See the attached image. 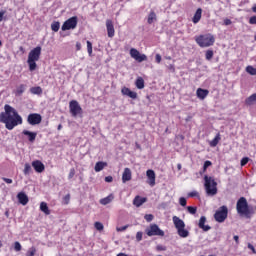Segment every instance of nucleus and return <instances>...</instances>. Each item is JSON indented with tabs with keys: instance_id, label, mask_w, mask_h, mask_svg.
I'll list each match as a JSON object with an SVG mask.
<instances>
[{
	"instance_id": "c9c22d12",
	"label": "nucleus",
	"mask_w": 256,
	"mask_h": 256,
	"mask_svg": "<svg viewBox=\"0 0 256 256\" xmlns=\"http://www.w3.org/2000/svg\"><path fill=\"white\" fill-rule=\"evenodd\" d=\"M32 169H31V164L30 163H26L24 165V175H29L31 173Z\"/></svg>"
},
{
	"instance_id": "2f4dec72",
	"label": "nucleus",
	"mask_w": 256,
	"mask_h": 256,
	"mask_svg": "<svg viewBox=\"0 0 256 256\" xmlns=\"http://www.w3.org/2000/svg\"><path fill=\"white\" fill-rule=\"evenodd\" d=\"M36 254L37 248H35V246L30 247L26 252V256H35Z\"/></svg>"
},
{
	"instance_id": "c03bdc74",
	"label": "nucleus",
	"mask_w": 256,
	"mask_h": 256,
	"mask_svg": "<svg viewBox=\"0 0 256 256\" xmlns=\"http://www.w3.org/2000/svg\"><path fill=\"white\" fill-rule=\"evenodd\" d=\"M128 228H129V225L122 226V227H117L116 231H118V233H121L123 231H127Z\"/></svg>"
},
{
	"instance_id": "bb28decb",
	"label": "nucleus",
	"mask_w": 256,
	"mask_h": 256,
	"mask_svg": "<svg viewBox=\"0 0 256 256\" xmlns=\"http://www.w3.org/2000/svg\"><path fill=\"white\" fill-rule=\"evenodd\" d=\"M256 103V93L252 94L245 100V104L251 107V105H255Z\"/></svg>"
},
{
	"instance_id": "e2e57ef3",
	"label": "nucleus",
	"mask_w": 256,
	"mask_h": 256,
	"mask_svg": "<svg viewBox=\"0 0 256 256\" xmlns=\"http://www.w3.org/2000/svg\"><path fill=\"white\" fill-rule=\"evenodd\" d=\"M234 241H235L237 244H239V236L235 235V236H234Z\"/></svg>"
},
{
	"instance_id": "a19ab883",
	"label": "nucleus",
	"mask_w": 256,
	"mask_h": 256,
	"mask_svg": "<svg viewBox=\"0 0 256 256\" xmlns=\"http://www.w3.org/2000/svg\"><path fill=\"white\" fill-rule=\"evenodd\" d=\"M206 59L207 61H211L213 59V50L206 51Z\"/></svg>"
},
{
	"instance_id": "f03ea898",
	"label": "nucleus",
	"mask_w": 256,
	"mask_h": 256,
	"mask_svg": "<svg viewBox=\"0 0 256 256\" xmlns=\"http://www.w3.org/2000/svg\"><path fill=\"white\" fill-rule=\"evenodd\" d=\"M41 58V46L32 49L28 54V66L30 71L37 69V61Z\"/></svg>"
},
{
	"instance_id": "09e8293b",
	"label": "nucleus",
	"mask_w": 256,
	"mask_h": 256,
	"mask_svg": "<svg viewBox=\"0 0 256 256\" xmlns=\"http://www.w3.org/2000/svg\"><path fill=\"white\" fill-rule=\"evenodd\" d=\"M188 197H199V192L198 191H192L188 193Z\"/></svg>"
},
{
	"instance_id": "1a4fd4ad",
	"label": "nucleus",
	"mask_w": 256,
	"mask_h": 256,
	"mask_svg": "<svg viewBox=\"0 0 256 256\" xmlns=\"http://www.w3.org/2000/svg\"><path fill=\"white\" fill-rule=\"evenodd\" d=\"M69 109L72 117H77V115H83V108L79 105L76 100H71L69 102Z\"/></svg>"
},
{
	"instance_id": "393cba45",
	"label": "nucleus",
	"mask_w": 256,
	"mask_h": 256,
	"mask_svg": "<svg viewBox=\"0 0 256 256\" xmlns=\"http://www.w3.org/2000/svg\"><path fill=\"white\" fill-rule=\"evenodd\" d=\"M115 199V196L113 194L108 195L105 198L100 199V204L101 205H109Z\"/></svg>"
},
{
	"instance_id": "c85d7f7f",
	"label": "nucleus",
	"mask_w": 256,
	"mask_h": 256,
	"mask_svg": "<svg viewBox=\"0 0 256 256\" xmlns=\"http://www.w3.org/2000/svg\"><path fill=\"white\" fill-rule=\"evenodd\" d=\"M135 85L137 89H145V80L142 77L136 79Z\"/></svg>"
},
{
	"instance_id": "0e129e2a",
	"label": "nucleus",
	"mask_w": 256,
	"mask_h": 256,
	"mask_svg": "<svg viewBox=\"0 0 256 256\" xmlns=\"http://www.w3.org/2000/svg\"><path fill=\"white\" fill-rule=\"evenodd\" d=\"M76 47H77L78 51L81 50V43H77Z\"/></svg>"
},
{
	"instance_id": "864d4df0",
	"label": "nucleus",
	"mask_w": 256,
	"mask_h": 256,
	"mask_svg": "<svg viewBox=\"0 0 256 256\" xmlns=\"http://www.w3.org/2000/svg\"><path fill=\"white\" fill-rule=\"evenodd\" d=\"M105 181L106 183H113V176H106Z\"/></svg>"
},
{
	"instance_id": "b1692460",
	"label": "nucleus",
	"mask_w": 256,
	"mask_h": 256,
	"mask_svg": "<svg viewBox=\"0 0 256 256\" xmlns=\"http://www.w3.org/2000/svg\"><path fill=\"white\" fill-rule=\"evenodd\" d=\"M203 13V10L201 8H198L196 10V13L194 14L192 21L193 23L197 24L199 21H201V15Z\"/></svg>"
},
{
	"instance_id": "4d7b16f0",
	"label": "nucleus",
	"mask_w": 256,
	"mask_h": 256,
	"mask_svg": "<svg viewBox=\"0 0 256 256\" xmlns=\"http://www.w3.org/2000/svg\"><path fill=\"white\" fill-rule=\"evenodd\" d=\"M248 249H250L252 251V253H254V254L256 253L255 247L252 246L251 243L248 244Z\"/></svg>"
},
{
	"instance_id": "ea45409f",
	"label": "nucleus",
	"mask_w": 256,
	"mask_h": 256,
	"mask_svg": "<svg viewBox=\"0 0 256 256\" xmlns=\"http://www.w3.org/2000/svg\"><path fill=\"white\" fill-rule=\"evenodd\" d=\"M212 165L213 163H211V161L206 160L203 165V173H205V171H207V168L211 167Z\"/></svg>"
},
{
	"instance_id": "20e7f679",
	"label": "nucleus",
	"mask_w": 256,
	"mask_h": 256,
	"mask_svg": "<svg viewBox=\"0 0 256 256\" xmlns=\"http://www.w3.org/2000/svg\"><path fill=\"white\" fill-rule=\"evenodd\" d=\"M204 188L208 197H214V195L217 193V183L215 181V178L205 175Z\"/></svg>"
},
{
	"instance_id": "ddd939ff",
	"label": "nucleus",
	"mask_w": 256,
	"mask_h": 256,
	"mask_svg": "<svg viewBox=\"0 0 256 256\" xmlns=\"http://www.w3.org/2000/svg\"><path fill=\"white\" fill-rule=\"evenodd\" d=\"M32 167L36 173H43L45 171V164L41 160H34L32 162Z\"/></svg>"
},
{
	"instance_id": "2eb2a0df",
	"label": "nucleus",
	"mask_w": 256,
	"mask_h": 256,
	"mask_svg": "<svg viewBox=\"0 0 256 256\" xmlns=\"http://www.w3.org/2000/svg\"><path fill=\"white\" fill-rule=\"evenodd\" d=\"M106 29L108 33V37L113 38L115 37V26H113L112 20H106Z\"/></svg>"
},
{
	"instance_id": "473e14b6",
	"label": "nucleus",
	"mask_w": 256,
	"mask_h": 256,
	"mask_svg": "<svg viewBox=\"0 0 256 256\" xmlns=\"http://www.w3.org/2000/svg\"><path fill=\"white\" fill-rule=\"evenodd\" d=\"M16 95H23V93H25V85L21 84L16 88L15 91Z\"/></svg>"
},
{
	"instance_id": "5fc2aeb1",
	"label": "nucleus",
	"mask_w": 256,
	"mask_h": 256,
	"mask_svg": "<svg viewBox=\"0 0 256 256\" xmlns=\"http://www.w3.org/2000/svg\"><path fill=\"white\" fill-rule=\"evenodd\" d=\"M3 179V181L5 182V183H7L8 185H11V183H13V179H11V178H2Z\"/></svg>"
},
{
	"instance_id": "f8f14e48",
	"label": "nucleus",
	"mask_w": 256,
	"mask_h": 256,
	"mask_svg": "<svg viewBox=\"0 0 256 256\" xmlns=\"http://www.w3.org/2000/svg\"><path fill=\"white\" fill-rule=\"evenodd\" d=\"M27 121L29 125H39L43 121V117H41V114L32 113L28 115Z\"/></svg>"
},
{
	"instance_id": "8fccbe9b",
	"label": "nucleus",
	"mask_w": 256,
	"mask_h": 256,
	"mask_svg": "<svg viewBox=\"0 0 256 256\" xmlns=\"http://www.w3.org/2000/svg\"><path fill=\"white\" fill-rule=\"evenodd\" d=\"M75 177V169L72 168L69 172L68 178L69 179H73Z\"/></svg>"
},
{
	"instance_id": "cd10ccee",
	"label": "nucleus",
	"mask_w": 256,
	"mask_h": 256,
	"mask_svg": "<svg viewBox=\"0 0 256 256\" xmlns=\"http://www.w3.org/2000/svg\"><path fill=\"white\" fill-rule=\"evenodd\" d=\"M221 141V134H217L213 140L209 142L210 147H217Z\"/></svg>"
},
{
	"instance_id": "603ef678",
	"label": "nucleus",
	"mask_w": 256,
	"mask_h": 256,
	"mask_svg": "<svg viewBox=\"0 0 256 256\" xmlns=\"http://www.w3.org/2000/svg\"><path fill=\"white\" fill-rule=\"evenodd\" d=\"M249 23H250V25H256V16H252V17L249 19Z\"/></svg>"
},
{
	"instance_id": "58836bf2",
	"label": "nucleus",
	"mask_w": 256,
	"mask_h": 256,
	"mask_svg": "<svg viewBox=\"0 0 256 256\" xmlns=\"http://www.w3.org/2000/svg\"><path fill=\"white\" fill-rule=\"evenodd\" d=\"M187 211L190 213V215H195V213H197V207L188 206Z\"/></svg>"
},
{
	"instance_id": "5701e85b",
	"label": "nucleus",
	"mask_w": 256,
	"mask_h": 256,
	"mask_svg": "<svg viewBox=\"0 0 256 256\" xmlns=\"http://www.w3.org/2000/svg\"><path fill=\"white\" fill-rule=\"evenodd\" d=\"M107 167V162L99 161L95 164L94 170L96 173L103 171Z\"/></svg>"
},
{
	"instance_id": "de8ad7c7",
	"label": "nucleus",
	"mask_w": 256,
	"mask_h": 256,
	"mask_svg": "<svg viewBox=\"0 0 256 256\" xmlns=\"http://www.w3.org/2000/svg\"><path fill=\"white\" fill-rule=\"evenodd\" d=\"M70 199H71V195L68 194V195L64 196V198H63L64 204L69 205Z\"/></svg>"
},
{
	"instance_id": "052dcab7",
	"label": "nucleus",
	"mask_w": 256,
	"mask_h": 256,
	"mask_svg": "<svg viewBox=\"0 0 256 256\" xmlns=\"http://www.w3.org/2000/svg\"><path fill=\"white\" fill-rule=\"evenodd\" d=\"M4 15H5V11H0V23H1V21H3V17H4Z\"/></svg>"
},
{
	"instance_id": "7c9ffc66",
	"label": "nucleus",
	"mask_w": 256,
	"mask_h": 256,
	"mask_svg": "<svg viewBox=\"0 0 256 256\" xmlns=\"http://www.w3.org/2000/svg\"><path fill=\"white\" fill-rule=\"evenodd\" d=\"M30 93H32V95H41V93H43V89L39 86L32 87L30 88Z\"/></svg>"
},
{
	"instance_id": "69168bd1",
	"label": "nucleus",
	"mask_w": 256,
	"mask_h": 256,
	"mask_svg": "<svg viewBox=\"0 0 256 256\" xmlns=\"http://www.w3.org/2000/svg\"><path fill=\"white\" fill-rule=\"evenodd\" d=\"M116 256H129V255H127V254H125V253H119V254H117Z\"/></svg>"
},
{
	"instance_id": "f704fd0d",
	"label": "nucleus",
	"mask_w": 256,
	"mask_h": 256,
	"mask_svg": "<svg viewBox=\"0 0 256 256\" xmlns=\"http://www.w3.org/2000/svg\"><path fill=\"white\" fill-rule=\"evenodd\" d=\"M246 73L249 75H256V69L253 66H247L246 67Z\"/></svg>"
},
{
	"instance_id": "3c124183",
	"label": "nucleus",
	"mask_w": 256,
	"mask_h": 256,
	"mask_svg": "<svg viewBox=\"0 0 256 256\" xmlns=\"http://www.w3.org/2000/svg\"><path fill=\"white\" fill-rule=\"evenodd\" d=\"M143 239V232H137L136 234V240L141 241Z\"/></svg>"
},
{
	"instance_id": "37998d69",
	"label": "nucleus",
	"mask_w": 256,
	"mask_h": 256,
	"mask_svg": "<svg viewBox=\"0 0 256 256\" xmlns=\"http://www.w3.org/2000/svg\"><path fill=\"white\" fill-rule=\"evenodd\" d=\"M249 163V157H244L241 159V167H245Z\"/></svg>"
},
{
	"instance_id": "72a5a7b5",
	"label": "nucleus",
	"mask_w": 256,
	"mask_h": 256,
	"mask_svg": "<svg viewBox=\"0 0 256 256\" xmlns=\"http://www.w3.org/2000/svg\"><path fill=\"white\" fill-rule=\"evenodd\" d=\"M60 28H61V23L59 22H53L51 24V29L52 31H54V33H57V31H59Z\"/></svg>"
},
{
	"instance_id": "f257e3e1",
	"label": "nucleus",
	"mask_w": 256,
	"mask_h": 256,
	"mask_svg": "<svg viewBox=\"0 0 256 256\" xmlns=\"http://www.w3.org/2000/svg\"><path fill=\"white\" fill-rule=\"evenodd\" d=\"M0 123H4L8 131H13L14 127L23 125V117L19 115V112L15 108L6 104L4 106V112L0 113Z\"/></svg>"
},
{
	"instance_id": "774afa93",
	"label": "nucleus",
	"mask_w": 256,
	"mask_h": 256,
	"mask_svg": "<svg viewBox=\"0 0 256 256\" xmlns=\"http://www.w3.org/2000/svg\"><path fill=\"white\" fill-rule=\"evenodd\" d=\"M61 129H63V125L59 124L58 125V131H61Z\"/></svg>"
},
{
	"instance_id": "0eeeda50",
	"label": "nucleus",
	"mask_w": 256,
	"mask_h": 256,
	"mask_svg": "<svg viewBox=\"0 0 256 256\" xmlns=\"http://www.w3.org/2000/svg\"><path fill=\"white\" fill-rule=\"evenodd\" d=\"M227 215H229V209L227 206H221L214 214V219L217 223H224L225 219H227Z\"/></svg>"
},
{
	"instance_id": "7ed1b4c3",
	"label": "nucleus",
	"mask_w": 256,
	"mask_h": 256,
	"mask_svg": "<svg viewBox=\"0 0 256 256\" xmlns=\"http://www.w3.org/2000/svg\"><path fill=\"white\" fill-rule=\"evenodd\" d=\"M236 210L238 215H245L247 219H251V215H253V210L249 209V204L245 197H241L237 201Z\"/></svg>"
},
{
	"instance_id": "6e6d98bb",
	"label": "nucleus",
	"mask_w": 256,
	"mask_h": 256,
	"mask_svg": "<svg viewBox=\"0 0 256 256\" xmlns=\"http://www.w3.org/2000/svg\"><path fill=\"white\" fill-rule=\"evenodd\" d=\"M156 249H157V251H166L167 250V248L165 246H162V245H158L156 247Z\"/></svg>"
},
{
	"instance_id": "a878e982",
	"label": "nucleus",
	"mask_w": 256,
	"mask_h": 256,
	"mask_svg": "<svg viewBox=\"0 0 256 256\" xmlns=\"http://www.w3.org/2000/svg\"><path fill=\"white\" fill-rule=\"evenodd\" d=\"M40 211L45 213V215H51V211L49 210V206H47V202L40 203Z\"/></svg>"
},
{
	"instance_id": "338daca9",
	"label": "nucleus",
	"mask_w": 256,
	"mask_h": 256,
	"mask_svg": "<svg viewBox=\"0 0 256 256\" xmlns=\"http://www.w3.org/2000/svg\"><path fill=\"white\" fill-rule=\"evenodd\" d=\"M253 13H256V4L252 7Z\"/></svg>"
},
{
	"instance_id": "c756f323",
	"label": "nucleus",
	"mask_w": 256,
	"mask_h": 256,
	"mask_svg": "<svg viewBox=\"0 0 256 256\" xmlns=\"http://www.w3.org/2000/svg\"><path fill=\"white\" fill-rule=\"evenodd\" d=\"M155 21H157V14H155L153 11L150 12V14L148 15V19H147V23L149 25H152V23H155Z\"/></svg>"
},
{
	"instance_id": "79ce46f5",
	"label": "nucleus",
	"mask_w": 256,
	"mask_h": 256,
	"mask_svg": "<svg viewBox=\"0 0 256 256\" xmlns=\"http://www.w3.org/2000/svg\"><path fill=\"white\" fill-rule=\"evenodd\" d=\"M21 249H23V247L21 246V243H19L18 241H16L14 243V250L15 251H21Z\"/></svg>"
},
{
	"instance_id": "13d9d810",
	"label": "nucleus",
	"mask_w": 256,
	"mask_h": 256,
	"mask_svg": "<svg viewBox=\"0 0 256 256\" xmlns=\"http://www.w3.org/2000/svg\"><path fill=\"white\" fill-rule=\"evenodd\" d=\"M168 69H169L170 71H172V73H175V65H174V64H170V65L168 66Z\"/></svg>"
},
{
	"instance_id": "a211bd4d",
	"label": "nucleus",
	"mask_w": 256,
	"mask_h": 256,
	"mask_svg": "<svg viewBox=\"0 0 256 256\" xmlns=\"http://www.w3.org/2000/svg\"><path fill=\"white\" fill-rule=\"evenodd\" d=\"M17 199L21 205H27L29 203V197L24 192H19Z\"/></svg>"
},
{
	"instance_id": "e433bc0d",
	"label": "nucleus",
	"mask_w": 256,
	"mask_h": 256,
	"mask_svg": "<svg viewBox=\"0 0 256 256\" xmlns=\"http://www.w3.org/2000/svg\"><path fill=\"white\" fill-rule=\"evenodd\" d=\"M94 227L97 231H103V229H105V227L103 226V223L101 222H95Z\"/></svg>"
},
{
	"instance_id": "4468645a",
	"label": "nucleus",
	"mask_w": 256,
	"mask_h": 256,
	"mask_svg": "<svg viewBox=\"0 0 256 256\" xmlns=\"http://www.w3.org/2000/svg\"><path fill=\"white\" fill-rule=\"evenodd\" d=\"M121 93L122 95H124V97H129L130 99H137V92L132 91L128 87H122Z\"/></svg>"
},
{
	"instance_id": "a18cd8bd",
	"label": "nucleus",
	"mask_w": 256,
	"mask_h": 256,
	"mask_svg": "<svg viewBox=\"0 0 256 256\" xmlns=\"http://www.w3.org/2000/svg\"><path fill=\"white\" fill-rule=\"evenodd\" d=\"M144 219H146L148 223H151V221H153V214H146Z\"/></svg>"
},
{
	"instance_id": "6ab92c4d",
	"label": "nucleus",
	"mask_w": 256,
	"mask_h": 256,
	"mask_svg": "<svg viewBox=\"0 0 256 256\" xmlns=\"http://www.w3.org/2000/svg\"><path fill=\"white\" fill-rule=\"evenodd\" d=\"M205 223H207V218L205 216L200 217V220L198 223L199 228L203 229L204 231H210L211 226L205 225Z\"/></svg>"
},
{
	"instance_id": "bf43d9fd",
	"label": "nucleus",
	"mask_w": 256,
	"mask_h": 256,
	"mask_svg": "<svg viewBox=\"0 0 256 256\" xmlns=\"http://www.w3.org/2000/svg\"><path fill=\"white\" fill-rule=\"evenodd\" d=\"M155 59H156V63H161L162 58H161L160 54H156Z\"/></svg>"
},
{
	"instance_id": "dca6fc26",
	"label": "nucleus",
	"mask_w": 256,
	"mask_h": 256,
	"mask_svg": "<svg viewBox=\"0 0 256 256\" xmlns=\"http://www.w3.org/2000/svg\"><path fill=\"white\" fill-rule=\"evenodd\" d=\"M146 177L148 178V185H150V187H155V171L153 170H147L146 171Z\"/></svg>"
},
{
	"instance_id": "f3484780",
	"label": "nucleus",
	"mask_w": 256,
	"mask_h": 256,
	"mask_svg": "<svg viewBox=\"0 0 256 256\" xmlns=\"http://www.w3.org/2000/svg\"><path fill=\"white\" fill-rule=\"evenodd\" d=\"M207 95H209V90L207 89H202V88H198L196 90V97H198V99H201V101H203Z\"/></svg>"
},
{
	"instance_id": "6e6552de",
	"label": "nucleus",
	"mask_w": 256,
	"mask_h": 256,
	"mask_svg": "<svg viewBox=\"0 0 256 256\" xmlns=\"http://www.w3.org/2000/svg\"><path fill=\"white\" fill-rule=\"evenodd\" d=\"M148 237H165V232L159 228L157 224H151L150 227L146 230Z\"/></svg>"
},
{
	"instance_id": "4c0bfd02",
	"label": "nucleus",
	"mask_w": 256,
	"mask_h": 256,
	"mask_svg": "<svg viewBox=\"0 0 256 256\" xmlns=\"http://www.w3.org/2000/svg\"><path fill=\"white\" fill-rule=\"evenodd\" d=\"M87 51L89 55H93V44L91 43V41H87Z\"/></svg>"
},
{
	"instance_id": "423d86ee",
	"label": "nucleus",
	"mask_w": 256,
	"mask_h": 256,
	"mask_svg": "<svg viewBox=\"0 0 256 256\" xmlns=\"http://www.w3.org/2000/svg\"><path fill=\"white\" fill-rule=\"evenodd\" d=\"M195 41L199 47H211L215 45V36L212 34H203L195 37Z\"/></svg>"
},
{
	"instance_id": "9b49d317",
	"label": "nucleus",
	"mask_w": 256,
	"mask_h": 256,
	"mask_svg": "<svg viewBox=\"0 0 256 256\" xmlns=\"http://www.w3.org/2000/svg\"><path fill=\"white\" fill-rule=\"evenodd\" d=\"M130 57H132V59H134L138 63H143V61H147V55L142 54L141 52H139V50L135 48L130 49Z\"/></svg>"
},
{
	"instance_id": "39448f33",
	"label": "nucleus",
	"mask_w": 256,
	"mask_h": 256,
	"mask_svg": "<svg viewBox=\"0 0 256 256\" xmlns=\"http://www.w3.org/2000/svg\"><path fill=\"white\" fill-rule=\"evenodd\" d=\"M172 221L179 237L182 239H187V237H189V230L185 228V222L177 216H173Z\"/></svg>"
},
{
	"instance_id": "680f3d73",
	"label": "nucleus",
	"mask_w": 256,
	"mask_h": 256,
	"mask_svg": "<svg viewBox=\"0 0 256 256\" xmlns=\"http://www.w3.org/2000/svg\"><path fill=\"white\" fill-rule=\"evenodd\" d=\"M224 25H231V20L225 19L224 20Z\"/></svg>"
},
{
	"instance_id": "49530a36",
	"label": "nucleus",
	"mask_w": 256,
	"mask_h": 256,
	"mask_svg": "<svg viewBox=\"0 0 256 256\" xmlns=\"http://www.w3.org/2000/svg\"><path fill=\"white\" fill-rule=\"evenodd\" d=\"M179 203L182 207H185L187 205V199H185V197H181L179 199Z\"/></svg>"
},
{
	"instance_id": "9d476101",
	"label": "nucleus",
	"mask_w": 256,
	"mask_h": 256,
	"mask_svg": "<svg viewBox=\"0 0 256 256\" xmlns=\"http://www.w3.org/2000/svg\"><path fill=\"white\" fill-rule=\"evenodd\" d=\"M73 29H77V16H73L66 20L61 27L62 31H71Z\"/></svg>"
},
{
	"instance_id": "4be33fe9",
	"label": "nucleus",
	"mask_w": 256,
	"mask_h": 256,
	"mask_svg": "<svg viewBox=\"0 0 256 256\" xmlns=\"http://www.w3.org/2000/svg\"><path fill=\"white\" fill-rule=\"evenodd\" d=\"M143 203H147V198L141 197V196H136L133 200V205H135V207H141V205H143Z\"/></svg>"
},
{
	"instance_id": "aec40b11",
	"label": "nucleus",
	"mask_w": 256,
	"mask_h": 256,
	"mask_svg": "<svg viewBox=\"0 0 256 256\" xmlns=\"http://www.w3.org/2000/svg\"><path fill=\"white\" fill-rule=\"evenodd\" d=\"M131 179H132L131 169L125 168L122 174V183H127V181H131Z\"/></svg>"
},
{
	"instance_id": "412c9836",
	"label": "nucleus",
	"mask_w": 256,
	"mask_h": 256,
	"mask_svg": "<svg viewBox=\"0 0 256 256\" xmlns=\"http://www.w3.org/2000/svg\"><path fill=\"white\" fill-rule=\"evenodd\" d=\"M22 134L26 135V137H28V141H30V143H33L35 141V139H37V132L23 130Z\"/></svg>"
}]
</instances>
